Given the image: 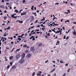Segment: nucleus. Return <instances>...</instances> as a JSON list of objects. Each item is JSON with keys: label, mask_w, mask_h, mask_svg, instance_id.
Returning <instances> with one entry per match:
<instances>
[{"label": "nucleus", "mask_w": 76, "mask_h": 76, "mask_svg": "<svg viewBox=\"0 0 76 76\" xmlns=\"http://www.w3.org/2000/svg\"><path fill=\"white\" fill-rule=\"evenodd\" d=\"M73 23H74L75 24H76V22H73Z\"/></svg>", "instance_id": "774afa93"}, {"label": "nucleus", "mask_w": 76, "mask_h": 76, "mask_svg": "<svg viewBox=\"0 0 76 76\" xmlns=\"http://www.w3.org/2000/svg\"><path fill=\"white\" fill-rule=\"evenodd\" d=\"M20 50V49H18L16 50V51L17 52L18 51H19Z\"/></svg>", "instance_id": "f3484780"}, {"label": "nucleus", "mask_w": 76, "mask_h": 76, "mask_svg": "<svg viewBox=\"0 0 76 76\" xmlns=\"http://www.w3.org/2000/svg\"><path fill=\"white\" fill-rule=\"evenodd\" d=\"M5 7H6V9H7V6H6Z\"/></svg>", "instance_id": "69168bd1"}, {"label": "nucleus", "mask_w": 76, "mask_h": 76, "mask_svg": "<svg viewBox=\"0 0 76 76\" xmlns=\"http://www.w3.org/2000/svg\"><path fill=\"white\" fill-rule=\"evenodd\" d=\"M38 20H36V21L34 22V23H37V22H38Z\"/></svg>", "instance_id": "de8ad7c7"}, {"label": "nucleus", "mask_w": 76, "mask_h": 76, "mask_svg": "<svg viewBox=\"0 0 76 76\" xmlns=\"http://www.w3.org/2000/svg\"><path fill=\"white\" fill-rule=\"evenodd\" d=\"M27 47V45H25L23 46V48H25V47Z\"/></svg>", "instance_id": "412c9836"}, {"label": "nucleus", "mask_w": 76, "mask_h": 76, "mask_svg": "<svg viewBox=\"0 0 76 76\" xmlns=\"http://www.w3.org/2000/svg\"><path fill=\"white\" fill-rule=\"evenodd\" d=\"M55 19H57V18L55 17V18H53V20H55Z\"/></svg>", "instance_id": "7c9ffc66"}, {"label": "nucleus", "mask_w": 76, "mask_h": 76, "mask_svg": "<svg viewBox=\"0 0 76 76\" xmlns=\"http://www.w3.org/2000/svg\"><path fill=\"white\" fill-rule=\"evenodd\" d=\"M34 5H33L32 7H31V10H34Z\"/></svg>", "instance_id": "4468645a"}, {"label": "nucleus", "mask_w": 76, "mask_h": 76, "mask_svg": "<svg viewBox=\"0 0 76 76\" xmlns=\"http://www.w3.org/2000/svg\"><path fill=\"white\" fill-rule=\"evenodd\" d=\"M14 48H14L12 50V51H11V52H13V50H14Z\"/></svg>", "instance_id": "4c0bfd02"}, {"label": "nucleus", "mask_w": 76, "mask_h": 76, "mask_svg": "<svg viewBox=\"0 0 76 76\" xmlns=\"http://www.w3.org/2000/svg\"><path fill=\"white\" fill-rule=\"evenodd\" d=\"M35 31L36 32L37 31H39V30H36Z\"/></svg>", "instance_id": "c03bdc74"}, {"label": "nucleus", "mask_w": 76, "mask_h": 76, "mask_svg": "<svg viewBox=\"0 0 76 76\" xmlns=\"http://www.w3.org/2000/svg\"><path fill=\"white\" fill-rule=\"evenodd\" d=\"M10 64L11 66H12V65H13V63H12V62H10Z\"/></svg>", "instance_id": "b1692460"}, {"label": "nucleus", "mask_w": 76, "mask_h": 76, "mask_svg": "<svg viewBox=\"0 0 76 76\" xmlns=\"http://www.w3.org/2000/svg\"><path fill=\"white\" fill-rule=\"evenodd\" d=\"M59 32H60V31H57L56 32V34H58V33H59Z\"/></svg>", "instance_id": "393cba45"}, {"label": "nucleus", "mask_w": 76, "mask_h": 76, "mask_svg": "<svg viewBox=\"0 0 76 76\" xmlns=\"http://www.w3.org/2000/svg\"><path fill=\"white\" fill-rule=\"evenodd\" d=\"M35 32H33V33H32V34H35Z\"/></svg>", "instance_id": "338daca9"}, {"label": "nucleus", "mask_w": 76, "mask_h": 76, "mask_svg": "<svg viewBox=\"0 0 76 76\" xmlns=\"http://www.w3.org/2000/svg\"><path fill=\"white\" fill-rule=\"evenodd\" d=\"M72 34L74 35L75 36H76V32L75 31H73L72 32Z\"/></svg>", "instance_id": "1a4fd4ad"}, {"label": "nucleus", "mask_w": 76, "mask_h": 76, "mask_svg": "<svg viewBox=\"0 0 76 76\" xmlns=\"http://www.w3.org/2000/svg\"><path fill=\"white\" fill-rule=\"evenodd\" d=\"M18 37H19V38H20L21 37V38H23V37H22V36H18Z\"/></svg>", "instance_id": "2f4dec72"}, {"label": "nucleus", "mask_w": 76, "mask_h": 76, "mask_svg": "<svg viewBox=\"0 0 76 76\" xmlns=\"http://www.w3.org/2000/svg\"><path fill=\"white\" fill-rule=\"evenodd\" d=\"M69 39V36L67 37L66 38V39Z\"/></svg>", "instance_id": "3c124183"}, {"label": "nucleus", "mask_w": 76, "mask_h": 76, "mask_svg": "<svg viewBox=\"0 0 76 76\" xmlns=\"http://www.w3.org/2000/svg\"><path fill=\"white\" fill-rule=\"evenodd\" d=\"M48 20H46L45 22L42 23V24H45V22H47V21Z\"/></svg>", "instance_id": "c756f323"}, {"label": "nucleus", "mask_w": 76, "mask_h": 76, "mask_svg": "<svg viewBox=\"0 0 76 76\" xmlns=\"http://www.w3.org/2000/svg\"><path fill=\"white\" fill-rule=\"evenodd\" d=\"M44 29H45V28H42V30L43 31H44Z\"/></svg>", "instance_id": "72a5a7b5"}, {"label": "nucleus", "mask_w": 76, "mask_h": 76, "mask_svg": "<svg viewBox=\"0 0 76 76\" xmlns=\"http://www.w3.org/2000/svg\"><path fill=\"white\" fill-rule=\"evenodd\" d=\"M63 20H64V19H62L61 20V22H63Z\"/></svg>", "instance_id": "e2e57ef3"}, {"label": "nucleus", "mask_w": 76, "mask_h": 76, "mask_svg": "<svg viewBox=\"0 0 76 76\" xmlns=\"http://www.w3.org/2000/svg\"><path fill=\"white\" fill-rule=\"evenodd\" d=\"M7 29H10V27H9L8 28H7Z\"/></svg>", "instance_id": "c85d7f7f"}, {"label": "nucleus", "mask_w": 76, "mask_h": 76, "mask_svg": "<svg viewBox=\"0 0 76 76\" xmlns=\"http://www.w3.org/2000/svg\"><path fill=\"white\" fill-rule=\"evenodd\" d=\"M45 20V18H44V17L43 18V19H42V20H40V21H44Z\"/></svg>", "instance_id": "a878e982"}, {"label": "nucleus", "mask_w": 76, "mask_h": 76, "mask_svg": "<svg viewBox=\"0 0 76 76\" xmlns=\"http://www.w3.org/2000/svg\"><path fill=\"white\" fill-rule=\"evenodd\" d=\"M55 69H56L53 68L52 71H50V73H53V72H54V70H55Z\"/></svg>", "instance_id": "ddd939ff"}, {"label": "nucleus", "mask_w": 76, "mask_h": 76, "mask_svg": "<svg viewBox=\"0 0 76 76\" xmlns=\"http://www.w3.org/2000/svg\"><path fill=\"white\" fill-rule=\"evenodd\" d=\"M24 35V34H23L21 35V37H22L23 36V35Z\"/></svg>", "instance_id": "680f3d73"}, {"label": "nucleus", "mask_w": 76, "mask_h": 76, "mask_svg": "<svg viewBox=\"0 0 76 76\" xmlns=\"http://www.w3.org/2000/svg\"><path fill=\"white\" fill-rule=\"evenodd\" d=\"M13 38H16V36H14Z\"/></svg>", "instance_id": "ea45409f"}, {"label": "nucleus", "mask_w": 76, "mask_h": 76, "mask_svg": "<svg viewBox=\"0 0 76 76\" xmlns=\"http://www.w3.org/2000/svg\"><path fill=\"white\" fill-rule=\"evenodd\" d=\"M33 38V39H32ZM32 39L33 41H34L35 39V37L34 36H31L30 38V39Z\"/></svg>", "instance_id": "20e7f679"}, {"label": "nucleus", "mask_w": 76, "mask_h": 76, "mask_svg": "<svg viewBox=\"0 0 76 76\" xmlns=\"http://www.w3.org/2000/svg\"><path fill=\"white\" fill-rule=\"evenodd\" d=\"M18 39L19 41H21V40L22 39L21 38H18Z\"/></svg>", "instance_id": "aec40b11"}, {"label": "nucleus", "mask_w": 76, "mask_h": 76, "mask_svg": "<svg viewBox=\"0 0 76 76\" xmlns=\"http://www.w3.org/2000/svg\"><path fill=\"white\" fill-rule=\"evenodd\" d=\"M43 24H41L40 25V26H43Z\"/></svg>", "instance_id": "0e129e2a"}, {"label": "nucleus", "mask_w": 76, "mask_h": 76, "mask_svg": "<svg viewBox=\"0 0 76 76\" xmlns=\"http://www.w3.org/2000/svg\"><path fill=\"white\" fill-rule=\"evenodd\" d=\"M60 62L61 63H63V61H60Z\"/></svg>", "instance_id": "e433bc0d"}, {"label": "nucleus", "mask_w": 76, "mask_h": 76, "mask_svg": "<svg viewBox=\"0 0 76 76\" xmlns=\"http://www.w3.org/2000/svg\"><path fill=\"white\" fill-rule=\"evenodd\" d=\"M64 39H66V35H65L64 37Z\"/></svg>", "instance_id": "f704fd0d"}, {"label": "nucleus", "mask_w": 76, "mask_h": 76, "mask_svg": "<svg viewBox=\"0 0 76 76\" xmlns=\"http://www.w3.org/2000/svg\"><path fill=\"white\" fill-rule=\"evenodd\" d=\"M48 60L46 61H45V63H47L48 62Z\"/></svg>", "instance_id": "8fccbe9b"}, {"label": "nucleus", "mask_w": 76, "mask_h": 76, "mask_svg": "<svg viewBox=\"0 0 76 76\" xmlns=\"http://www.w3.org/2000/svg\"><path fill=\"white\" fill-rule=\"evenodd\" d=\"M64 13H66L67 15H68V12H64Z\"/></svg>", "instance_id": "bf43d9fd"}, {"label": "nucleus", "mask_w": 76, "mask_h": 76, "mask_svg": "<svg viewBox=\"0 0 76 76\" xmlns=\"http://www.w3.org/2000/svg\"><path fill=\"white\" fill-rule=\"evenodd\" d=\"M26 12L21 13V15L22 16V15H26Z\"/></svg>", "instance_id": "f8f14e48"}, {"label": "nucleus", "mask_w": 76, "mask_h": 76, "mask_svg": "<svg viewBox=\"0 0 76 76\" xmlns=\"http://www.w3.org/2000/svg\"><path fill=\"white\" fill-rule=\"evenodd\" d=\"M67 22H69V20H67L66 21L65 23H66Z\"/></svg>", "instance_id": "c9c22d12"}, {"label": "nucleus", "mask_w": 76, "mask_h": 76, "mask_svg": "<svg viewBox=\"0 0 76 76\" xmlns=\"http://www.w3.org/2000/svg\"><path fill=\"white\" fill-rule=\"evenodd\" d=\"M11 17L12 18H15V19H17V17L16 16H15V15L13 14V15H11Z\"/></svg>", "instance_id": "0eeeda50"}, {"label": "nucleus", "mask_w": 76, "mask_h": 76, "mask_svg": "<svg viewBox=\"0 0 76 76\" xmlns=\"http://www.w3.org/2000/svg\"><path fill=\"white\" fill-rule=\"evenodd\" d=\"M25 61V60L22 58H21V59L19 61V63L20 64H22L23 63V62Z\"/></svg>", "instance_id": "f257e3e1"}, {"label": "nucleus", "mask_w": 76, "mask_h": 76, "mask_svg": "<svg viewBox=\"0 0 76 76\" xmlns=\"http://www.w3.org/2000/svg\"><path fill=\"white\" fill-rule=\"evenodd\" d=\"M68 66V64H66L65 65V66Z\"/></svg>", "instance_id": "13d9d810"}, {"label": "nucleus", "mask_w": 76, "mask_h": 76, "mask_svg": "<svg viewBox=\"0 0 76 76\" xmlns=\"http://www.w3.org/2000/svg\"><path fill=\"white\" fill-rule=\"evenodd\" d=\"M13 37H11L10 38V39H11L12 40V39H13Z\"/></svg>", "instance_id": "79ce46f5"}, {"label": "nucleus", "mask_w": 76, "mask_h": 76, "mask_svg": "<svg viewBox=\"0 0 76 76\" xmlns=\"http://www.w3.org/2000/svg\"><path fill=\"white\" fill-rule=\"evenodd\" d=\"M67 11L68 12V13H70V10H68Z\"/></svg>", "instance_id": "a19ab883"}, {"label": "nucleus", "mask_w": 76, "mask_h": 76, "mask_svg": "<svg viewBox=\"0 0 76 76\" xmlns=\"http://www.w3.org/2000/svg\"><path fill=\"white\" fill-rule=\"evenodd\" d=\"M32 34V33L30 34L29 35V36H31V35H32V34Z\"/></svg>", "instance_id": "6e6d98bb"}, {"label": "nucleus", "mask_w": 76, "mask_h": 76, "mask_svg": "<svg viewBox=\"0 0 76 76\" xmlns=\"http://www.w3.org/2000/svg\"><path fill=\"white\" fill-rule=\"evenodd\" d=\"M57 44H58V45H59V44H60V41H58L57 42Z\"/></svg>", "instance_id": "bb28decb"}, {"label": "nucleus", "mask_w": 76, "mask_h": 76, "mask_svg": "<svg viewBox=\"0 0 76 76\" xmlns=\"http://www.w3.org/2000/svg\"><path fill=\"white\" fill-rule=\"evenodd\" d=\"M34 9H35V10H36L37 8H36V7H35L34 8Z\"/></svg>", "instance_id": "052dcab7"}, {"label": "nucleus", "mask_w": 76, "mask_h": 76, "mask_svg": "<svg viewBox=\"0 0 76 76\" xmlns=\"http://www.w3.org/2000/svg\"><path fill=\"white\" fill-rule=\"evenodd\" d=\"M16 67H17L16 66L14 65L12 66V69H16Z\"/></svg>", "instance_id": "423d86ee"}, {"label": "nucleus", "mask_w": 76, "mask_h": 76, "mask_svg": "<svg viewBox=\"0 0 76 76\" xmlns=\"http://www.w3.org/2000/svg\"><path fill=\"white\" fill-rule=\"evenodd\" d=\"M70 70V68H69L68 70L67 71V72H69V70Z\"/></svg>", "instance_id": "58836bf2"}, {"label": "nucleus", "mask_w": 76, "mask_h": 76, "mask_svg": "<svg viewBox=\"0 0 76 76\" xmlns=\"http://www.w3.org/2000/svg\"><path fill=\"white\" fill-rule=\"evenodd\" d=\"M10 68V65H8L7 67V68L8 69H9Z\"/></svg>", "instance_id": "5701e85b"}, {"label": "nucleus", "mask_w": 76, "mask_h": 76, "mask_svg": "<svg viewBox=\"0 0 76 76\" xmlns=\"http://www.w3.org/2000/svg\"><path fill=\"white\" fill-rule=\"evenodd\" d=\"M4 0H2L1 1V2H2V3H4Z\"/></svg>", "instance_id": "603ef678"}, {"label": "nucleus", "mask_w": 76, "mask_h": 76, "mask_svg": "<svg viewBox=\"0 0 76 76\" xmlns=\"http://www.w3.org/2000/svg\"><path fill=\"white\" fill-rule=\"evenodd\" d=\"M1 8H4V6L3 5H2L0 6Z\"/></svg>", "instance_id": "2eb2a0df"}, {"label": "nucleus", "mask_w": 76, "mask_h": 76, "mask_svg": "<svg viewBox=\"0 0 76 76\" xmlns=\"http://www.w3.org/2000/svg\"><path fill=\"white\" fill-rule=\"evenodd\" d=\"M19 23H23V21H19Z\"/></svg>", "instance_id": "6ab92c4d"}, {"label": "nucleus", "mask_w": 76, "mask_h": 76, "mask_svg": "<svg viewBox=\"0 0 76 76\" xmlns=\"http://www.w3.org/2000/svg\"><path fill=\"white\" fill-rule=\"evenodd\" d=\"M12 58H13V57L12 56L10 57V60H12Z\"/></svg>", "instance_id": "dca6fc26"}, {"label": "nucleus", "mask_w": 76, "mask_h": 76, "mask_svg": "<svg viewBox=\"0 0 76 76\" xmlns=\"http://www.w3.org/2000/svg\"><path fill=\"white\" fill-rule=\"evenodd\" d=\"M35 72H34L33 73L32 76H34V75H35Z\"/></svg>", "instance_id": "a211bd4d"}, {"label": "nucleus", "mask_w": 76, "mask_h": 76, "mask_svg": "<svg viewBox=\"0 0 76 76\" xmlns=\"http://www.w3.org/2000/svg\"><path fill=\"white\" fill-rule=\"evenodd\" d=\"M22 2L23 3H25L26 2V1H25V0H23V1Z\"/></svg>", "instance_id": "4be33fe9"}, {"label": "nucleus", "mask_w": 76, "mask_h": 76, "mask_svg": "<svg viewBox=\"0 0 76 76\" xmlns=\"http://www.w3.org/2000/svg\"><path fill=\"white\" fill-rule=\"evenodd\" d=\"M30 50L33 51V52H34L35 51V49H34V47H32L31 48Z\"/></svg>", "instance_id": "f03ea898"}, {"label": "nucleus", "mask_w": 76, "mask_h": 76, "mask_svg": "<svg viewBox=\"0 0 76 76\" xmlns=\"http://www.w3.org/2000/svg\"><path fill=\"white\" fill-rule=\"evenodd\" d=\"M31 22H32V21H33V20H34V17L33 16H32L31 17Z\"/></svg>", "instance_id": "9b49d317"}, {"label": "nucleus", "mask_w": 76, "mask_h": 76, "mask_svg": "<svg viewBox=\"0 0 76 76\" xmlns=\"http://www.w3.org/2000/svg\"><path fill=\"white\" fill-rule=\"evenodd\" d=\"M20 57V54H18L16 56V58H19Z\"/></svg>", "instance_id": "9d476101"}, {"label": "nucleus", "mask_w": 76, "mask_h": 76, "mask_svg": "<svg viewBox=\"0 0 76 76\" xmlns=\"http://www.w3.org/2000/svg\"><path fill=\"white\" fill-rule=\"evenodd\" d=\"M62 28L64 29V30H65V28H64V27H62Z\"/></svg>", "instance_id": "864d4df0"}, {"label": "nucleus", "mask_w": 76, "mask_h": 76, "mask_svg": "<svg viewBox=\"0 0 76 76\" xmlns=\"http://www.w3.org/2000/svg\"><path fill=\"white\" fill-rule=\"evenodd\" d=\"M62 31V29H61V30H60L59 31V32H60L61 33V31Z\"/></svg>", "instance_id": "49530a36"}, {"label": "nucleus", "mask_w": 76, "mask_h": 76, "mask_svg": "<svg viewBox=\"0 0 76 76\" xmlns=\"http://www.w3.org/2000/svg\"><path fill=\"white\" fill-rule=\"evenodd\" d=\"M47 35L48 36H50V34L48 33V34H47Z\"/></svg>", "instance_id": "a18cd8bd"}, {"label": "nucleus", "mask_w": 76, "mask_h": 76, "mask_svg": "<svg viewBox=\"0 0 76 76\" xmlns=\"http://www.w3.org/2000/svg\"><path fill=\"white\" fill-rule=\"evenodd\" d=\"M41 73H42V72L41 71H39V73H37V76H40L41 75Z\"/></svg>", "instance_id": "39448f33"}, {"label": "nucleus", "mask_w": 76, "mask_h": 76, "mask_svg": "<svg viewBox=\"0 0 76 76\" xmlns=\"http://www.w3.org/2000/svg\"><path fill=\"white\" fill-rule=\"evenodd\" d=\"M55 4L56 5L57 4H59V3H56Z\"/></svg>", "instance_id": "4d7b16f0"}, {"label": "nucleus", "mask_w": 76, "mask_h": 76, "mask_svg": "<svg viewBox=\"0 0 76 76\" xmlns=\"http://www.w3.org/2000/svg\"><path fill=\"white\" fill-rule=\"evenodd\" d=\"M34 31H35V30H33L32 31H31V33H32V32H34Z\"/></svg>", "instance_id": "37998d69"}, {"label": "nucleus", "mask_w": 76, "mask_h": 76, "mask_svg": "<svg viewBox=\"0 0 76 76\" xmlns=\"http://www.w3.org/2000/svg\"><path fill=\"white\" fill-rule=\"evenodd\" d=\"M26 57L27 58H30L32 57V55L31 54H28L27 55Z\"/></svg>", "instance_id": "7ed1b4c3"}, {"label": "nucleus", "mask_w": 76, "mask_h": 76, "mask_svg": "<svg viewBox=\"0 0 76 76\" xmlns=\"http://www.w3.org/2000/svg\"><path fill=\"white\" fill-rule=\"evenodd\" d=\"M6 4H7V5L9 4V3L8 2L6 3Z\"/></svg>", "instance_id": "5fc2aeb1"}, {"label": "nucleus", "mask_w": 76, "mask_h": 76, "mask_svg": "<svg viewBox=\"0 0 76 76\" xmlns=\"http://www.w3.org/2000/svg\"><path fill=\"white\" fill-rule=\"evenodd\" d=\"M42 45V43H40L39 45L38 46H41Z\"/></svg>", "instance_id": "cd10ccee"}, {"label": "nucleus", "mask_w": 76, "mask_h": 76, "mask_svg": "<svg viewBox=\"0 0 76 76\" xmlns=\"http://www.w3.org/2000/svg\"><path fill=\"white\" fill-rule=\"evenodd\" d=\"M25 57V54L23 53V54L22 56V58H23Z\"/></svg>", "instance_id": "6e6552de"}, {"label": "nucleus", "mask_w": 76, "mask_h": 76, "mask_svg": "<svg viewBox=\"0 0 76 76\" xmlns=\"http://www.w3.org/2000/svg\"><path fill=\"white\" fill-rule=\"evenodd\" d=\"M25 52L26 53H28V50H26L25 51Z\"/></svg>", "instance_id": "473e14b6"}, {"label": "nucleus", "mask_w": 76, "mask_h": 76, "mask_svg": "<svg viewBox=\"0 0 76 76\" xmlns=\"http://www.w3.org/2000/svg\"><path fill=\"white\" fill-rule=\"evenodd\" d=\"M4 37H6L7 36V35L6 34H4Z\"/></svg>", "instance_id": "09e8293b"}]
</instances>
